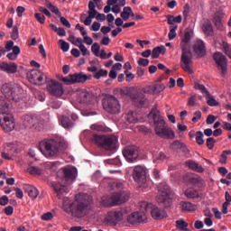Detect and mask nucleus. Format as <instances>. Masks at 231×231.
<instances>
[{
  "mask_svg": "<svg viewBox=\"0 0 231 231\" xmlns=\"http://www.w3.org/2000/svg\"><path fill=\"white\" fill-rule=\"evenodd\" d=\"M149 116L153 120L155 125L154 131L157 136H160V138H166L167 140H174L176 137L174 131L167 125L165 120H163V117L160 114V110H158L156 106L152 108Z\"/></svg>",
  "mask_w": 231,
  "mask_h": 231,
  "instance_id": "obj_1",
  "label": "nucleus"
},
{
  "mask_svg": "<svg viewBox=\"0 0 231 231\" xmlns=\"http://www.w3.org/2000/svg\"><path fill=\"white\" fill-rule=\"evenodd\" d=\"M93 199L86 193H80L75 196V200L70 204V211H67L72 217H84L91 208Z\"/></svg>",
  "mask_w": 231,
  "mask_h": 231,
  "instance_id": "obj_2",
  "label": "nucleus"
},
{
  "mask_svg": "<svg viewBox=\"0 0 231 231\" xmlns=\"http://www.w3.org/2000/svg\"><path fill=\"white\" fill-rule=\"evenodd\" d=\"M63 174L64 176L59 178L58 181L51 183V187L59 199H62L63 194L69 192V187L68 186L71 185V182L77 178V170L75 168H65Z\"/></svg>",
  "mask_w": 231,
  "mask_h": 231,
  "instance_id": "obj_3",
  "label": "nucleus"
},
{
  "mask_svg": "<svg viewBox=\"0 0 231 231\" xmlns=\"http://www.w3.org/2000/svg\"><path fill=\"white\" fill-rule=\"evenodd\" d=\"M189 42H190V32H187L184 33V37L180 42V48H181V57H180V68L192 75L194 70L190 68V64H192V53L190 50H189Z\"/></svg>",
  "mask_w": 231,
  "mask_h": 231,
  "instance_id": "obj_4",
  "label": "nucleus"
},
{
  "mask_svg": "<svg viewBox=\"0 0 231 231\" xmlns=\"http://www.w3.org/2000/svg\"><path fill=\"white\" fill-rule=\"evenodd\" d=\"M165 89V85L163 84H156L152 86H148L143 88H142L141 91L136 92L135 94L131 95V98L133 102L135 104H138L140 107H143L145 104H147V98L145 97V95H152L162 93Z\"/></svg>",
  "mask_w": 231,
  "mask_h": 231,
  "instance_id": "obj_5",
  "label": "nucleus"
},
{
  "mask_svg": "<svg viewBox=\"0 0 231 231\" xmlns=\"http://www.w3.org/2000/svg\"><path fill=\"white\" fill-rule=\"evenodd\" d=\"M39 149L45 158H55L60 152V142L53 138H45L40 142Z\"/></svg>",
  "mask_w": 231,
  "mask_h": 231,
  "instance_id": "obj_6",
  "label": "nucleus"
},
{
  "mask_svg": "<svg viewBox=\"0 0 231 231\" xmlns=\"http://www.w3.org/2000/svg\"><path fill=\"white\" fill-rule=\"evenodd\" d=\"M129 192L122 190L112 194L111 196H104L101 199V205L103 207H116V205H122L125 201H129Z\"/></svg>",
  "mask_w": 231,
  "mask_h": 231,
  "instance_id": "obj_7",
  "label": "nucleus"
},
{
  "mask_svg": "<svg viewBox=\"0 0 231 231\" xmlns=\"http://www.w3.org/2000/svg\"><path fill=\"white\" fill-rule=\"evenodd\" d=\"M92 140L98 147L105 149V151H115L116 143H118V137L116 135L94 134Z\"/></svg>",
  "mask_w": 231,
  "mask_h": 231,
  "instance_id": "obj_8",
  "label": "nucleus"
},
{
  "mask_svg": "<svg viewBox=\"0 0 231 231\" xmlns=\"http://www.w3.org/2000/svg\"><path fill=\"white\" fill-rule=\"evenodd\" d=\"M61 82H64L67 86L71 84H84L86 80H91V75H86L84 72L69 74L67 77L60 78Z\"/></svg>",
  "mask_w": 231,
  "mask_h": 231,
  "instance_id": "obj_9",
  "label": "nucleus"
},
{
  "mask_svg": "<svg viewBox=\"0 0 231 231\" xmlns=\"http://www.w3.org/2000/svg\"><path fill=\"white\" fill-rule=\"evenodd\" d=\"M22 120L25 127H34L36 131H42L44 127V121L38 116L25 115Z\"/></svg>",
  "mask_w": 231,
  "mask_h": 231,
  "instance_id": "obj_10",
  "label": "nucleus"
},
{
  "mask_svg": "<svg viewBox=\"0 0 231 231\" xmlns=\"http://www.w3.org/2000/svg\"><path fill=\"white\" fill-rule=\"evenodd\" d=\"M27 79L34 86H42L48 82L46 75L39 69H32L26 74Z\"/></svg>",
  "mask_w": 231,
  "mask_h": 231,
  "instance_id": "obj_11",
  "label": "nucleus"
},
{
  "mask_svg": "<svg viewBox=\"0 0 231 231\" xmlns=\"http://www.w3.org/2000/svg\"><path fill=\"white\" fill-rule=\"evenodd\" d=\"M159 196L157 197L158 203H163L164 205H168L171 203V189L167 182H162L157 187Z\"/></svg>",
  "mask_w": 231,
  "mask_h": 231,
  "instance_id": "obj_12",
  "label": "nucleus"
},
{
  "mask_svg": "<svg viewBox=\"0 0 231 231\" xmlns=\"http://www.w3.org/2000/svg\"><path fill=\"white\" fill-rule=\"evenodd\" d=\"M103 107L107 113L116 115L120 111V103L116 97L110 96L103 100Z\"/></svg>",
  "mask_w": 231,
  "mask_h": 231,
  "instance_id": "obj_13",
  "label": "nucleus"
},
{
  "mask_svg": "<svg viewBox=\"0 0 231 231\" xmlns=\"http://www.w3.org/2000/svg\"><path fill=\"white\" fill-rule=\"evenodd\" d=\"M145 212H150L152 219L160 221L161 219H165L167 217V211L163 208H160L151 203L145 204Z\"/></svg>",
  "mask_w": 231,
  "mask_h": 231,
  "instance_id": "obj_14",
  "label": "nucleus"
},
{
  "mask_svg": "<svg viewBox=\"0 0 231 231\" xmlns=\"http://www.w3.org/2000/svg\"><path fill=\"white\" fill-rule=\"evenodd\" d=\"M123 156L128 163H136L140 160V152L136 146H128L123 150Z\"/></svg>",
  "mask_w": 231,
  "mask_h": 231,
  "instance_id": "obj_15",
  "label": "nucleus"
},
{
  "mask_svg": "<svg viewBox=\"0 0 231 231\" xmlns=\"http://www.w3.org/2000/svg\"><path fill=\"white\" fill-rule=\"evenodd\" d=\"M213 60L217 65L219 71H221V75L225 77V75H226L228 67V60L226 59V56H225V54L222 52H215L213 54Z\"/></svg>",
  "mask_w": 231,
  "mask_h": 231,
  "instance_id": "obj_16",
  "label": "nucleus"
},
{
  "mask_svg": "<svg viewBox=\"0 0 231 231\" xmlns=\"http://www.w3.org/2000/svg\"><path fill=\"white\" fill-rule=\"evenodd\" d=\"M47 91L50 93V95H52V97H60L64 95V88L62 87V84L53 79L47 82Z\"/></svg>",
  "mask_w": 231,
  "mask_h": 231,
  "instance_id": "obj_17",
  "label": "nucleus"
},
{
  "mask_svg": "<svg viewBox=\"0 0 231 231\" xmlns=\"http://www.w3.org/2000/svg\"><path fill=\"white\" fill-rule=\"evenodd\" d=\"M133 177L136 183H145V180H147V169L141 165L135 166L134 168Z\"/></svg>",
  "mask_w": 231,
  "mask_h": 231,
  "instance_id": "obj_18",
  "label": "nucleus"
},
{
  "mask_svg": "<svg viewBox=\"0 0 231 231\" xmlns=\"http://www.w3.org/2000/svg\"><path fill=\"white\" fill-rule=\"evenodd\" d=\"M2 90L5 94V97H8L9 100H14V102H19L21 100V89L20 88H14L10 89L7 86H3Z\"/></svg>",
  "mask_w": 231,
  "mask_h": 231,
  "instance_id": "obj_19",
  "label": "nucleus"
},
{
  "mask_svg": "<svg viewBox=\"0 0 231 231\" xmlns=\"http://www.w3.org/2000/svg\"><path fill=\"white\" fill-rule=\"evenodd\" d=\"M147 216L143 212H134L127 217V222L130 225H136L138 223H145Z\"/></svg>",
  "mask_w": 231,
  "mask_h": 231,
  "instance_id": "obj_20",
  "label": "nucleus"
},
{
  "mask_svg": "<svg viewBox=\"0 0 231 231\" xmlns=\"http://www.w3.org/2000/svg\"><path fill=\"white\" fill-rule=\"evenodd\" d=\"M77 120H79V116L73 113L69 115V116H63L60 119V124L64 129H71V127L75 125V122H77Z\"/></svg>",
  "mask_w": 231,
  "mask_h": 231,
  "instance_id": "obj_21",
  "label": "nucleus"
},
{
  "mask_svg": "<svg viewBox=\"0 0 231 231\" xmlns=\"http://www.w3.org/2000/svg\"><path fill=\"white\" fill-rule=\"evenodd\" d=\"M124 219V213L122 211H110L105 217V221L107 223H118Z\"/></svg>",
  "mask_w": 231,
  "mask_h": 231,
  "instance_id": "obj_22",
  "label": "nucleus"
},
{
  "mask_svg": "<svg viewBox=\"0 0 231 231\" xmlns=\"http://www.w3.org/2000/svg\"><path fill=\"white\" fill-rule=\"evenodd\" d=\"M93 100H95V97L88 91H81L79 94L78 102H79V104L89 106V104H93Z\"/></svg>",
  "mask_w": 231,
  "mask_h": 231,
  "instance_id": "obj_23",
  "label": "nucleus"
},
{
  "mask_svg": "<svg viewBox=\"0 0 231 231\" xmlns=\"http://www.w3.org/2000/svg\"><path fill=\"white\" fill-rule=\"evenodd\" d=\"M0 125L4 130L6 131V133H10L15 128V123H14V119L8 116H4L3 119L0 118Z\"/></svg>",
  "mask_w": 231,
  "mask_h": 231,
  "instance_id": "obj_24",
  "label": "nucleus"
},
{
  "mask_svg": "<svg viewBox=\"0 0 231 231\" xmlns=\"http://www.w3.org/2000/svg\"><path fill=\"white\" fill-rule=\"evenodd\" d=\"M0 69L9 74L17 73V64L14 62H10V63L2 62L0 63Z\"/></svg>",
  "mask_w": 231,
  "mask_h": 231,
  "instance_id": "obj_25",
  "label": "nucleus"
},
{
  "mask_svg": "<svg viewBox=\"0 0 231 231\" xmlns=\"http://www.w3.org/2000/svg\"><path fill=\"white\" fill-rule=\"evenodd\" d=\"M202 32H204L205 35L208 37H212L214 35V26L212 25V22L210 20H206L202 23Z\"/></svg>",
  "mask_w": 231,
  "mask_h": 231,
  "instance_id": "obj_26",
  "label": "nucleus"
},
{
  "mask_svg": "<svg viewBox=\"0 0 231 231\" xmlns=\"http://www.w3.org/2000/svg\"><path fill=\"white\" fill-rule=\"evenodd\" d=\"M193 50L199 57H205V42L203 41H197L193 46Z\"/></svg>",
  "mask_w": 231,
  "mask_h": 231,
  "instance_id": "obj_27",
  "label": "nucleus"
},
{
  "mask_svg": "<svg viewBox=\"0 0 231 231\" xmlns=\"http://www.w3.org/2000/svg\"><path fill=\"white\" fill-rule=\"evenodd\" d=\"M25 192H27L29 198L32 199H37V196H39V189L35 188V186H32L30 184H25L23 186Z\"/></svg>",
  "mask_w": 231,
  "mask_h": 231,
  "instance_id": "obj_28",
  "label": "nucleus"
},
{
  "mask_svg": "<svg viewBox=\"0 0 231 231\" xmlns=\"http://www.w3.org/2000/svg\"><path fill=\"white\" fill-rule=\"evenodd\" d=\"M180 207L182 212H194L196 210V205L187 201H181Z\"/></svg>",
  "mask_w": 231,
  "mask_h": 231,
  "instance_id": "obj_29",
  "label": "nucleus"
},
{
  "mask_svg": "<svg viewBox=\"0 0 231 231\" xmlns=\"http://www.w3.org/2000/svg\"><path fill=\"white\" fill-rule=\"evenodd\" d=\"M95 3L93 1H89L88 3V17H91L92 19H95L97 15H98V11L95 9Z\"/></svg>",
  "mask_w": 231,
  "mask_h": 231,
  "instance_id": "obj_30",
  "label": "nucleus"
},
{
  "mask_svg": "<svg viewBox=\"0 0 231 231\" xmlns=\"http://www.w3.org/2000/svg\"><path fill=\"white\" fill-rule=\"evenodd\" d=\"M161 53H165V47L164 46H158L153 48L152 51V59H158L160 57Z\"/></svg>",
  "mask_w": 231,
  "mask_h": 231,
  "instance_id": "obj_31",
  "label": "nucleus"
},
{
  "mask_svg": "<svg viewBox=\"0 0 231 231\" xmlns=\"http://www.w3.org/2000/svg\"><path fill=\"white\" fill-rule=\"evenodd\" d=\"M135 113L133 111H129L125 116V120L128 122V124H136L138 122V119L134 116Z\"/></svg>",
  "mask_w": 231,
  "mask_h": 231,
  "instance_id": "obj_32",
  "label": "nucleus"
},
{
  "mask_svg": "<svg viewBox=\"0 0 231 231\" xmlns=\"http://www.w3.org/2000/svg\"><path fill=\"white\" fill-rule=\"evenodd\" d=\"M207 97V104L208 106H210V107H216L217 106H219V102H217L216 100V98H214V96L210 95L209 96H206Z\"/></svg>",
  "mask_w": 231,
  "mask_h": 231,
  "instance_id": "obj_33",
  "label": "nucleus"
},
{
  "mask_svg": "<svg viewBox=\"0 0 231 231\" xmlns=\"http://www.w3.org/2000/svg\"><path fill=\"white\" fill-rule=\"evenodd\" d=\"M222 51L228 57V59H231V46L226 42H223L222 44Z\"/></svg>",
  "mask_w": 231,
  "mask_h": 231,
  "instance_id": "obj_34",
  "label": "nucleus"
},
{
  "mask_svg": "<svg viewBox=\"0 0 231 231\" xmlns=\"http://www.w3.org/2000/svg\"><path fill=\"white\" fill-rule=\"evenodd\" d=\"M175 223H176V227L179 230H187V228L189 226V223H187L183 219L177 220Z\"/></svg>",
  "mask_w": 231,
  "mask_h": 231,
  "instance_id": "obj_35",
  "label": "nucleus"
},
{
  "mask_svg": "<svg viewBox=\"0 0 231 231\" xmlns=\"http://www.w3.org/2000/svg\"><path fill=\"white\" fill-rule=\"evenodd\" d=\"M231 154V150H226L222 152V154L220 155L219 163L222 165H226V160L228 155Z\"/></svg>",
  "mask_w": 231,
  "mask_h": 231,
  "instance_id": "obj_36",
  "label": "nucleus"
},
{
  "mask_svg": "<svg viewBox=\"0 0 231 231\" xmlns=\"http://www.w3.org/2000/svg\"><path fill=\"white\" fill-rule=\"evenodd\" d=\"M195 89H199L202 93V95H206V97H210V92L207 90V88L204 85L199 83H195Z\"/></svg>",
  "mask_w": 231,
  "mask_h": 231,
  "instance_id": "obj_37",
  "label": "nucleus"
},
{
  "mask_svg": "<svg viewBox=\"0 0 231 231\" xmlns=\"http://www.w3.org/2000/svg\"><path fill=\"white\" fill-rule=\"evenodd\" d=\"M28 172H30L32 176H41V174H42V170L39 167L32 166L28 169Z\"/></svg>",
  "mask_w": 231,
  "mask_h": 231,
  "instance_id": "obj_38",
  "label": "nucleus"
},
{
  "mask_svg": "<svg viewBox=\"0 0 231 231\" xmlns=\"http://www.w3.org/2000/svg\"><path fill=\"white\" fill-rule=\"evenodd\" d=\"M185 196L190 199L199 198V194L198 193V190L192 189H187L185 191Z\"/></svg>",
  "mask_w": 231,
  "mask_h": 231,
  "instance_id": "obj_39",
  "label": "nucleus"
},
{
  "mask_svg": "<svg viewBox=\"0 0 231 231\" xmlns=\"http://www.w3.org/2000/svg\"><path fill=\"white\" fill-rule=\"evenodd\" d=\"M196 136V142L199 145H203V143H205V140L203 139L204 135H203V132L201 131H198L195 134Z\"/></svg>",
  "mask_w": 231,
  "mask_h": 231,
  "instance_id": "obj_40",
  "label": "nucleus"
},
{
  "mask_svg": "<svg viewBox=\"0 0 231 231\" xmlns=\"http://www.w3.org/2000/svg\"><path fill=\"white\" fill-rule=\"evenodd\" d=\"M176 30H178V25L170 26V32L168 34L170 41L176 39Z\"/></svg>",
  "mask_w": 231,
  "mask_h": 231,
  "instance_id": "obj_41",
  "label": "nucleus"
},
{
  "mask_svg": "<svg viewBox=\"0 0 231 231\" xmlns=\"http://www.w3.org/2000/svg\"><path fill=\"white\" fill-rule=\"evenodd\" d=\"M102 77H107V70L101 69L94 74V79H97V80L102 79Z\"/></svg>",
  "mask_w": 231,
  "mask_h": 231,
  "instance_id": "obj_42",
  "label": "nucleus"
},
{
  "mask_svg": "<svg viewBox=\"0 0 231 231\" xmlns=\"http://www.w3.org/2000/svg\"><path fill=\"white\" fill-rule=\"evenodd\" d=\"M109 165H115L116 167H121L122 166V162L120 161V158L116 157L114 159L108 160Z\"/></svg>",
  "mask_w": 231,
  "mask_h": 231,
  "instance_id": "obj_43",
  "label": "nucleus"
},
{
  "mask_svg": "<svg viewBox=\"0 0 231 231\" xmlns=\"http://www.w3.org/2000/svg\"><path fill=\"white\" fill-rule=\"evenodd\" d=\"M34 17H35L36 21H38V23H40L41 24H44V23L46 21V16H44V14H42L41 13H36L34 14Z\"/></svg>",
  "mask_w": 231,
  "mask_h": 231,
  "instance_id": "obj_44",
  "label": "nucleus"
},
{
  "mask_svg": "<svg viewBox=\"0 0 231 231\" xmlns=\"http://www.w3.org/2000/svg\"><path fill=\"white\" fill-rule=\"evenodd\" d=\"M91 51L94 53V55L96 57L99 56V52H100V45H98L97 42H95L92 46H91Z\"/></svg>",
  "mask_w": 231,
  "mask_h": 231,
  "instance_id": "obj_45",
  "label": "nucleus"
},
{
  "mask_svg": "<svg viewBox=\"0 0 231 231\" xmlns=\"http://www.w3.org/2000/svg\"><path fill=\"white\" fill-rule=\"evenodd\" d=\"M59 44H60L62 51H69V43H68L64 40H60Z\"/></svg>",
  "mask_w": 231,
  "mask_h": 231,
  "instance_id": "obj_46",
  "label": "nucleus"
},
{
  "mask_svg": "<svg viewBox=\"0 0 231 231\" xmlns=\"http://www.w3.org/2000/svg\"><path fill=\"white\" fill-rule=\"evenodd\" d=\"M11 38L13 39V41H17V39H19V29L15 26L13 28V31L11 32Z\"/></svg>",
  "mask_w": 231,
  "mask_h": 231,
  "instance_id": "obj_47",
  "label": "nucleus"
},
{
  "mask_svg": "<svg viewBox=\"0 0 231 231\" xmlns=\"http://www.w3.org/2000/svg\"><path fill=\"white\" fill-rule=\"evenodd\" d=\"M59 165V162H47L46 167L51 171H57V166Z\"/></svg>",
  "mask_w": 231,
  "mask_h": 231,
  "instance_id": "obj_48",
  "label": "nucleus"
},
{
  "mask_svg": "<svg viewBox=\"0 0 231 231\" xmlns=\"http://www.w3.org/2000/svg\"><path fill=\"white\" fill-rule=\"evenodd\" d=\"M214 143H216V139H214V137H209L207 139V147L208 149H214Z\"/></svg>",
  "mask_w": 231,
  "mask_h": 231,
  "instance_id": "obj_49",
  "label": "nucleus"
},
{
  "mask_svg": "<svg viewBox=\"0 0 231 231\" xmlns=\"http://www.w3.org/2000/svg\"><path fill=\"white\" fill-rule=\"evenodd\" d=\"M217 119V118L216 117V116L208 115L207 117L206 123L208 124V125H212V124H214Z\"/></svg>",
  "mask_w": 231,
  "mask_h": 231,
  "instance_id": "obj_50",
  "label": "nucleus"
},
{
  "mask_svg": "<svg viewBox=\"0 0 231 231\" xmlns=\"http://www.w3.org/2000/svg\"><path fill=\"white\" fill-rule=\"evenodd\" d=\"M215 26L217 30H223V23H221V18L215 17L214 19Z\"/></svg>",
  "mask_w": 231,
  "mask_h": 231,
  "instance_id": "obj_51",
  "label": "nucleus"
},
{
  "mask_svg": "<svg viewBox=\"0 0 231 231\" xmlns=\"http://www.w3.org/2000/svg\"><path fill=\"white\" fill-rule=\"evenodd\" d=\"M42 221H51L53 219V214L51 212H47L42 216Z\"/></svg>",
  "mask_w": 231,
  "mask_h": 231,
  "instance_id": "obj_52",
  "label": "nucleus"
},
{
  "mask_svg": "<svg viewBox=\"0 0 231 231\" xmlns=\"http://www.w3.org/2000/svg\"><path fill=\"white\" fill-rule=\"evenodd\" d=\"M201 119V111L199 110H197L195 113H194V116L193 118L191 119L192 122L196 123L198 122L199 120Z\"/></svg>",
  "mask_w": 231,
  "mask_h": 231,
  "instance_id": "obj_53",
  "label": "nucleus"
},
{
  "mask_svg": "<svg viewBox=\"0 0 231 231\" xmlns=\"http://www.w3.org/2000/svg\"><path fill=\"white\" fill-rule=\"evenodd\" d=\"M186 165L189 167V169H191V171H195L198 163L194 161H188L186 162Z\"/></svg>",
  "mask_w": 231,
  "mask_h": 231,
  "instance_id": "obj_54",
  "label": "nucleus"
},
{
  "mask_svg": "<svg viewBox=\"0 0 231 231\" xmlns=\"http://www.w3.org/2000/svg\"><path fill=\"white\" fill-rule=\"evenodd\" d=\"M189 14H190V7L189 6V4H186L184 5V10H183L184 19H187L189 17Z\"/></svg>",
  "mask_w": 231,
  "mask_h": 231,
  "instance_id": "obj_55",
  "label": "nucleus"
},
{
  "mask_svg": "<svg viewBox=\"0 0 231 231\" xmlns=\"http://www.w3.org/2000/svg\"><path fill=\"white\" fill-rule=\"evenodd\" d=\"M60 21L63 26H66V28H71V23H69V21H68L64 16H61Z\"/></svg>",
  "mask_w": 231,
  "mask_h": 231,
  "instance_id": "obj_56",
  "label": "nucleus"
},
{
  "mask_svg": "<svg viewBox=\"0 0 231 231\" xmlns=\"http://www.w3.org/2000/svg\"><path fill=\"white\" fill-rule=\"evenodd\" d=\"M183 147V143L181 142L176 140L171 143V148L172 149H181Z\"/></svg>",
  "mask_w": 231,
  "mask_h": 231,
  "instance_id": "obj_57",
  "label": "nucleus"
},
{
  "mask_svg": "<svg viewBox=\"0 0 231 231\" xmlns=\"http://www.w3.org/2000/svg\"><path fill=\"white\" fill-rule=\"evenodd\" d=\"M8 197L6 195H4L0 198V205L2 207H5V205H8Z\"/></svg>",
  "mask_w": 231,
  "mask_h": 231,
  "instance_id": "obj_58",
  "label": "nucleus"
},
{
  "mask_svg": "<svg viewBox=\"0 0 231 231\" xmlns=\"http://www.w3.org/2000/svg\"><path fill=\"white\" fill-rule=\"evenodd\" d=\"M138 65L139 66H149V60L147 59H143V58H140L137 61Z\"/></svg>",
  "mask_w": 231,
  "mask_h": 231,
  "instance_id": "obj_59",
  "label": "nucleus"
},
{
  "mask_svg": "<svg viewBox=\"0 0 231 231\" xmlns=\"http://www.w3.org/2000/svg\"><path fill=\"white\" fill-rule=\"evenodd\" d=\"M4 212L6 216H12V214H14V207L12 206L5 207Z\"/></svg>",
  "mask_w": 231,
  "mask_h": 231,
  "instance_id": "obj_60",
  "label": "nucleus"
},
{
  "mask_svg": "<svg viewBox=\"0 0 231 231\" xmlns=\"http://www.w3.org/2000/svg\"><path fill=\"white\" fill-rule=\"evenodd\" d=\"M188 106L190 107H194L196 106V96H192L188 100Z\"/></svg>",
  "mask_w": 231,
  "mask_h": 231,
  "instance_id": "obj_61",
  "label": "nucleus"
},
{
  "mask_svg": "<svg viewBox=\"0 0 231 231\" xmlns=\"http://www.w3.org/2000/svg\"><path fill=\"white\" fill-rule=\"evenodd\" d=\"M194 226L197 230H201L205 225L203 224V221L201 220H197L195 221Z\"/></svg>",
  "mask_w": 231,
  "mask_h": 231,
  "instance_id": "obj_62",
  "label": "nucleus"
},
{
  "mask_svg": "<svg viewBox=\"0 0 231 231\" xmlns=\"http://www.w3.org/2000/svg\"><path fill=\"white\" fill-rule=\"evenodd\" d=\"M15 193H16V198H18V199H23V198L24 197V194L23 193V189H21L20 188L15 189Z\"/></svg>",
  "mask_w": 231,
  "mask_h": 231,
  "instance_id": "obj_63",
  "label": "nucleus"
},
{
  "mask_svg": "<svg viewBox=\"0 0 231 231\" xmlns=\"http://www.w3.org/2000/svg\"><path fill=\"white\" fill-rule=\"evenodd\" d=\"M212 212L214 213L215 217L217 219H221V211H219V209H217V208H213Z\"/></svg>",
  "mask_w": 231,
  "mask_h": 231,
  "instance_id": "obj_64",
  "label": "nucleus"
}]
</instances>
